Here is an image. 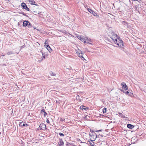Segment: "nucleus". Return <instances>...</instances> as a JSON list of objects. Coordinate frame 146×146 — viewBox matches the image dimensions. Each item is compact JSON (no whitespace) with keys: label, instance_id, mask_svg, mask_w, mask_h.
Segmentation results:
<instances>
[{"label":"nucleus","instance_id":"b1692460","mask_svg":"<svg viewBox=\"0 0 146 146\" xmlns=\"http://www.w3.org/2000/svg\"><path fill=\"white\" fill-rule=\"evenodd\" d=\"M59 135L61 136H64V135L62 133H59Z\"/></svg>","mask_w":146,"mask_h":146},{"label":"nucleus","instance_id":"c85d7f7f","mask_svg":"<svg viewBox=\"0 0 146 146\" xmlns=\"http://www.w3.org/2000/svg\"><path fill=\"white\" fill-rule=\"evenodd\" d=\"M42 57L43 58L45 59V56L44 55L43 53L42 52Z\"/></svg>","mask_w":146,"mask_h":146},{"label":"nucleus","instance_id":"2eb2a0df","mask_svg":"<svg viewBox=\"0 0 146 146\" xmlns=\"http://www.w3.org/2000/svg\"><path fill=\"white\" fill-rule=\"evenodd\" d=\"M22 123H21L20 124V125H21V126H22V127H23V126H25V125H26V126H28V125L27 124H26L25 125V124L23 123V124H22Z\"/></svg>","mask_w":146,"mask_h":146},{"label":"nucleus","instance_id":"6ab92c4d","mask_svg":"<svg viewBox=\"0 0 146 146\" xmlns=\"http://www.w3.org/2000/svg\"><path fill=\"white\" fill-rule=\"evenodd\" d=\"M86 41H88L90 42H91V40L90 38H88L86 37Z\"/></svg>","mask_w":146,"mask_h":146},{"label":"nucleus","instance_id":"39448f33","mask_svg":"<svg viewBox=\"0 0 146 146\" xmlns=\"http://www.w3.org/2000/svg\"><path fill=\"white\" fill-rule=\"evenodd\" d=\"M121 85L122 88L124 90H127L128 89V88L127 86H126V85L125 83L124 82H122L121 84Z\"/></svg>","mask_w":146,"mask_h":146},{"label":"nucleus","instance_id":"58836bf2","mask_svg":"<svg viewBox=\"0 0 146 146\" xmlns=\"http://www.w3.org/2000/svg\"><path fill=\"white\" fill-rule=\"evenodd\" d=\"M18 25H19V23H18Z\"/></svg>","mask_w":146,"mask_h":146},{"label":"nucleus","instance_id":"4468645a","mask_svg":"<svg viewBox=\"0 0 146 146\" xmlns=\"http://www.w3.org/2000/svg\"><path fill=\"white\" fill-rule=\"evenodd\" d=\"M118 114L119 116L123 118L125 117V116L124 115H123L122 113H119Z\"/></svg>","mask_w":146,"mask_h":146},{"label":"nucleus","instance_id":"9d476101","mask_svg":"<svg viewBox=\"0 0 146 146\" xmlns=\"http://www.w3.org/2000/svg\"><path fill=\"white\" fill-rule=\"evenodd\" d=\"M80 40L82 42H84V43H86V38H84L83 36H82V38H81Z\"/></svg>","mask_w":146,"mask_h":146},{"label":"nucleus","instance_id":"4c0bfd02","mask_svg":"<svg viewBox=\"0 0 146 146\" xmlns=\"http://www.w3.org/2000/svg\"><path fill=\"white\" fill-rule=\"evenodd\" d=\"M88 44H90V43H89V42H88Z\"/></svg>","mask_w":146,"mask_h":146},{"label":"nucleus","instance_id":"473e14b6","mask_svg":"<svg viewBox=\"0 0 146 146\" xmlns=\"http://www.w3.org/2000/svg\"><path fill=\"white\" fill-rule=\"evenodd\" d=\"M55 75V74H54L53 73H52V74H51V75H52V76H54Z\"/></svg>","mask_w":146,"mask_h":146},{"label":"nucleus","instance_id":"4be33fe9","mask_svg":"<svg viewBox=\"0 0 146 146\" xmlns=\"http://www.w3.org/2000/svg\"><path fill=\"white\" fill-rule=\"evenodd\" d=\"M78 55L80 58L81 57V56H82V52L81 53H79L78 54Z\"/></svg>","mask_w":146,"mask_h":146},{"label":"nucleus","instance_id":"9b49d317","mask_svg":"<svg viewBox=\"0 0 146 146\" xmlns=\"http://www.w3.org/2000/svg\"><path fill=\"white\" fill-rule=\"evenodd\" d=\"M29 2L31 3V4L33 5H35V2L33 0H29Z\"/></svg>","mask_w":146,"mask_h":146},{"label":"nucleus","instance_id":"e433bc0d","mask_svg":"<svg viewBox=\"0 0 146 146\" xmlns=\"http://www.w3.org/2000/svg\"><path fill=\"white\" fill-rule=\"evenodd\" d=\"M93 13H92V14H94L95 13L94 12Z\"/></svg>","mask_w":146,"mask_h":146},{"label":"nucleus","instance_id":"6e6552de","mask_svg":"<svg viewBox=\"0 0 146 146\" xmlns=\"http://www.w3.org/2000/svg\"><path fill=\"white\" fill-rule=\"evenodd\" d=\"M21 6L23 7V8L24 9H25V8H26V7H27L25 3H23L21 4Z\"/></svg>","mask_w":146,"mask_h":146},{"label":"nucleus","instance_id":"c756f323","mask_svg":"<svg viewBox=\"0 0 146 146\" xmlns=\"http://www.w3.org/2000/svg\"><path fill=\"white\" fill-rule=\"evenodd\" d=\"M46 122L47 123H49V120L48 119H47L46 120Z\"/></svg>","mask_w":146,"mask_h":146},{"label":"nucleus","instance_id":"423d86ee","mask_svg":"<svg viewBox=\"0 0 146 146\" xmlns=\"http://www.w3.org/2000/svg\"><path fill=\"white\" fill-rule=\"evenodd\" d=\"M64 144V143L62 139H60L58 142V145L59 146H62Z\"/></svg>","mask_w":146,"mask_h":146},{"label":"nucleus","instance_id":"ddd939ff","mask_svg":"<svg viewBox=\"0 0 146 146\" xmlns=\"http://www.w3.org/2000/svg\"><path fill=\"white\" fill-rule=\"evenodd\" d=\"M88 144L91 145H92V146H94V142H92V141H89Z\"/></svg>","mask_w":146,"mask_h":146},{"label":"nucleus","instance_id":"393cba45","mask_svg":"<svg viewBox=\"0 0 146 146\" xmlns=\"http://www.w3.org/2000/svg\"><path fill=\"white\" fill-rule=\"evenodd\" d=\"M80 58H81V59H82V60H85L84 58L83 57V56H81V57H80Z\"/></svg>","mask_w":146,"mask_h":146},{"label":"nucleus","instance_id":"1a4fd4ad","mask_svg":"<svg viewBox=\"0 0 146 146\" xmlns=\"http://www.w3.org/2000/svg\"><path fill=\"white\" fill-rule=\"evenodd\" d=\"M80 108L81 109V108L82 109V110L84 109V110H86L88 109V107H86L85 106H80Z\"/></svg>","mask_w":146,"mask_h":146},{"label":"nucleus","instance_id":"0eeeda50","mask_svg":"<svg viewBox=\"0 0 146 146\" xmlns=\"http://www.w3.org/2000/svg\"><path fill=\"white\" fill-rule=\"evenodd\" d=\"M128 128L130 129H132L134 127V126L131 124H128L127 125Z\"/></svg>","mask_w":146,"mask_h":146},{"label":"nucleus","instance_id":"f03ea898","mask_svg":"<svg viewBox=\"0 0 146 146\" xmlns=\"http://www.w3.org/2000/svg\"><path fill=\"white\" fill-rule=\"evenodd\" d=\"M23 26L24 27L27 26L29 27H31V25L28 21H25L23 22Z\"/></svg>","mask_w":146,"mask_h":146},{"label":"nucleus","instance_id":"20e7f679","mask_svg":"<svg viewBox=\"0 0 146 146\" xmlns=\"http://www.w3.org/2000/svg\"><path fill=\"white\" fill-rule=\"evenodd\" d=\"M39 127L42 130H44L46 129V125L44 123L40 124Z\"/></svg>","mask_w":146,"mask_h":146},{"label":"nucleus","instance_id":"5701e85b","mask_svg":"<svg viewBox=\"0 0 146 146\" xmlns=\"http://www.w3.org/2000/svg\"><path fill=\"white\" fill-rule=\"evenodd\" d=\"M121 91H122L124 93H125L126 94H127L129 93V92L128 91L125 92L124 90H121Z\"/></svg>","mask_w":146,"mask_h":146},{"label":"nucleus","instance_id":"412c9836","mask_svg":"<svg viewBox=\"0 0 146 146\" xmlns=\"http://www.w3.org/2000/svg\"><path fill=\"white\" fill-rule=\"evenodd\" d=\"M103 111L104 113H106V108H104L103 110Z\"/></svg>","mask_w":146,"mask_h":146},{"label":"nucleus","instance_id":"dca6fc26","mask_svg":"<svg viewBox=\"0 0 146 146\" xmlns=\"http://www.w3.org/2000/svg\"><path fill=\"white\" fill-rule=\"evenodd\" d=\"M88 10L91 13H93L94 11L91 9H88Z\"/></svg>","mask_w":146,"mask_h":146},{"label":"nucleus","instance_id":"a211bd4d","mask_svg":"<svg viewBox=\"0 0 146 146\" xmlns=\"http://www.w3.org/2000/svg\"><path fill=\"white\" fill-rule=\"evenodd\" d=\"M82 36H79V35H77L76 37L77 38L80 40H81V38H82Z\"/></svg>","mask_w":146,"mask_h":146},{"label":"nucleus","instance_id":"c9c22d12","mask_svg":"<svg viewBox=\"0 0 146 146\" xmlns=\"http://www.w3.org/2000/svg\"><path fill=\"white\" fill-rule=\"evenodd\" d=\"M2 56H5V55L3 54V55H2Z\"/></svg>","mask_w":146,"mask_h":146},{"label":"nucleus","instance_id":"f8f14e48","mask_svg":"<svg viewBox=\"0 0 146 146\" xmlns=\"http://www.w3.org/2000/svg\"><path fill=\"white\" fill-rule=\"evenodd\" d=\"M41 113H44L43 114L44 115H47V113H46L45 111H44V109L43 110H41Z\"/></svg>","mask_w":146,"mask_h":146},{"label":"nucleus","instance_id":"7ed1b4c3","mask_svg":"<svg viewBox=\"0 0 146 146\" xmlns=\"http://www.w3.org/2000/svg\"><path fill=\"white\" fill-rule=\"evenodd\" d=\"M44 46H45L47 50L50 52L52 50V49L50 48L49 45L45 42L44 43Z\"/></svg>","mask_w":146,"mask_h":146},{"label":"nucleus","instance_id":"a878e982","mask_svg":"<svg viewBox=\"0 0 146 146\" xmlns=\"http://www.w3.org/2000/svg\"><path fill=\"white\" fill-rule=\"evenodd\" d=\"M101 131H102V130L100 129V130H96L95 131L97 132H99Z\"/></svg>","mask_w":146,"mask_h":146},{"label":"nucleus","instance_id":"2f4dec72","mask_svg":"<svg viewBox=\"0 0 146 146\" xmlns=\"http://www.w3.org/2000/svg\"><path fill=\"white\" fill-rule=\"evenodd\" d=\"M21 14L25 16H26V15L24 13H22Z\"/></svg>","mask_w":146,"mask_h":146},{"label":"nucleus","instance_id":"72a5a7b5","mask_svg":"<svg viewBox=\"0 0 146 146\" xmlns=\"http://www.w3.org/2000/svg\"><path fill=\"white\" fill-rule=\"evenodd\" d=\"M101 135L102 136V137H103V135H102H102Z\"/></svg>","mask_w":146,"mask_h":146},{"label":"nucleus","instance_id":"7c9ffc66","mask_svg":"<svg viewBox=\"0 0 146 146\" xmlns=\"http://www.w3.org/2000/svg\"><path fill=\"white\" fill-rule=\"evenodd\" d=\"M43 59L42 58L41 59L39 60V62H41L42 60Z\"/></svg>","mask_w":146,"mask_h":146},{"label":"nucleus","instance_id":"aec40b11","mask_svg":"<svg viewBox=\"0 0 146 146\" xmlns=\"http://www.w3.org/2000/svg\"><path fill=\"white\" fill-rule=\"evenodd\" d=\"M81 52H82V51L79 49L76 50V52L77 53V54H78L79 53H81Z\"/></svg>","mask_w":146,"mask_h":146},{"label":"nucleus","instance_id":"bb28decb","mask_svg":"<svg viewBox=\"0 0 146 146\" xmlns=\"http://www.w3.org/2000/svg\"><path fill=\"white\" fill-rule=\"evenodd\" d=\"M25 9H26L27 11H29V9L28 7H26V8H25Z\"/></svg>","mask_w":146,"mask_h":146},{"label":"nucleus","instance_id":"f704fd0d","mask_svg":"<svg viewBox=\"0 0 146 146\" xmlns=\"http://www.w3.org/2000/svg\"><path fill=\"white\" fill-rule=\"evenodd\" d=\"M90 131L91 132H93V131H92V130H91Z\"/></svg>","mask_w":146,"mask_h":146},{"label":"nucleus","instance_id":"f3484780","mask_svg":"<svg viewBox=\"0 0 146 146\" xmlns=\"http://www.w3.org/2000/svg\"><path fill=\"white\" fill-rule=\"evenodd\" d=\"M13 54V52L12 51L9 52L7 53V54L8 55H10L11 54Z\"/></svg>","mask_w":146,"mask_h":146},{"label":"nucleus","instance_id":"f257e3e1","mask_svg":"<svg viewBox=\"0 0 146 146\" xmlns=\"http://www.w3.org/2000/svg\"><path fill=\"white\" fill-rule=\"evenodd\" d=\"M113 35L111 38L113 41L119 47H123L124 46L123 42L122 41L117 37V35L115 34Z\"/></svg>","mask_w":146,"mask_h":146},{"label":"nucleus","instance_id":"cd10ccee","mask_svg":"<svg viewBox=\"0 0 146 146\" xmlns=\"http://www.w3.org/2000/svg\"><path fill=\"white\" fill-rule=\"evenodd\" d=\"M123 24H124L125 25V24H126V23L125 21H123L122 22Z\"/></svg>","mask_w":146,"mask_h":146}]
</instances>
